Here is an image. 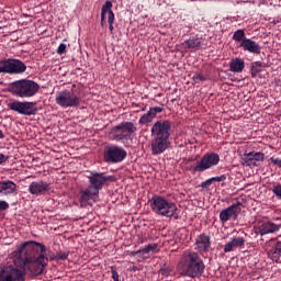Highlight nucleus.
Here are the masks:
<instances>
[{
	"instance_id": "obj_1",
	"label": "nucleus",
	"mask_w": 281,
	"mask_h": 281,
	"mask_svg": "<svg viewBox=\"0 0 281 281\" xmlns=\"http://www.w3.org/2000/svg\"><path fill=\"white\" fill-rule=\"evenodd\" d=\"M45 244L35 240L23 241L16 249L15 256L22 260L24 269L31 276H43V271L49 263V257L46 255Z\"/></svg>"
},
{
	"instance_id": "obj_2",
	"label": "nucleus",
	"mask_w": 281,
	"mask_h": 281,
	"mask_svg": "<svg viewBox=\"0 0 281 281\" xmlns=\"http://www.w3.org/2000/svg\"><path fill=\"white\" fill-rule=\"evenodd\" d=\"M203 271H205V263L199 254L192 250H186L182 254L181 276H187L188 278H201Z\"/></svg>"
},
{
	"instance_id": "obj_3",
	"label": "nucleus",
	"mask_w": 281,
	"mask_h": 281,
	"mask_svg": "<svg viewBox=\"0 0 281 281\" xmlns=\"http://www.w3.org/2000/svg\"><path fill=\"white\" fill-rule=\"evenodd\" d=\"M133 133H137V126H135V123L124 121L111 128L109 137L112 139V142H122L123 144H128Z\"/></svg>"
},
{
	"instance_id": "obj_4",
	"label": "nucleus",
	"mask_w": 281,
	"mask_h": 281,
	"mask_svg": "<svg viewBox=\"0 0 281 281\" xmlns=\"http://www.w3.org/2000/svg\"><path fill=\"white\" fill-rule=\"evenodd\" d=\"M41 86L30 79H22L12 83L10 92L16 98H34Z\"/></svg>"
},
{
	"instance_id": "obj_5",
	"label": "nucleus",
	"mask_w": 281,
	"mask_h": 281,
	"mask_svg": "<svg viewBox=\"0 0 281 281\" xmlns=\"http://www.w3.org/2000/svg\"><path fill=\"white\" fill-rule=\"evenodd\" d=\"M150 207L155 214L158 216H166L167 218H172L173 214H177V204L168 201L166 198L160 195H154L150 200Z\"/></svg>"
},
{
	"instance_id": "obj_6",
	"label": "nucleus",
	"mask_w": 281,
	"mask_h": 281,
	"mask_svg": "<svg viewBox=\"0 0 281 281\" xmlns=\"http://www.w3.org/2000/svg\"><path fill=\"white\" fill-rule=\"evenodd\" d=\"M55 102L61 109H76L80 106V94L74 90H63L56 94Z\"/></svg>"
},
{
	"instance_id": "obj_7",
	"label": "nucleus",
	"mask_w": 281,
	"mask_h": 281,
	"mask_svg": "<svg viewBox=\"0 0 281 281\" xmlns=\"http://www.w3.org/2000/svg\"><path fill=\"white\" fill-rule=\"evenodd\" d=\"M0 281H25V272L13 265L0 266Z\"/></svg>"
},
{
	"instance_id": "obj_8",
	"label": "nucleus",
	"mask_w": 281,
	"mask_h": 281,
	"mask_svg": "<svg viewBox=\"0 0 281 281\" xmlns=\"http://www.w3.org/2000/svg\"><path fill=\"white\" fill-rule=\"evenodd\" d=\"M218 161H221V156L218 154H206L204 155L195 166L191 167V172H205V170H210V168H214V166H218Z\"/></svg>"
},
{
	"instance_id": "obj_9",
	"label": "nucleus",
	"mask_w": 281,
	"mask_h": 281,
	"mask_svg": "<svg viewBox=\"0 0 281 281\" xmlns=\"http://www.w3.org/2000/svg\"><path fill=\"white\" fill-rule=\"evenodd\" d=\"M27 66L19 59L9 58L0 60V74H23Z\"/></svg>"
},
{
	"instance_id": "obj_10",
	"label": "nucleus",
	"mask_w": 281,
	"mask_h": 281,
	"mask_svg": "<svg viewBox=\"0 0 281 281\" xmlns=\"http://www.w3.org/2000/svg\"><path fill=\"white\" fill-rule=\"evenodd\" d=\"M126 150L117 145L106 147L103 159L108 164H120L123 159H126Z\"/></svg>"
},
{
	"instance_id": "obj_11",
	"label": "nucleus",
	"mask_w": 281,
	"mask_h": 281,
	"mask_svg": "<svg viewBox=\"0 0 281 281\" xmlns=\"http://www.w3.org/2000/svg\"><path fill=\"white\" fill-rule=\"evenodd\" d=\"M9 109L20 115H36V102L14 101L9 103Z\"/></svg>"
},
{
	"instance_id": "obj_12",
	"label": "nucleus",
	"mask_w": 281,
	"mask_h": 281,
	"mask_svg": "<svg viewBox=\"0 0 281 281\" xmlns=\"http://www.w3.org/2000/svg\"><path fill=\"white\" fill-rule=\"evenodd\" d=\"M170 121L159 120L151 127V137H158L162 139H170Z\"/></svg>"
},
{
	"instance_id": "obj_13",
	"label": "nucleus",
	"mask_w": 281,
	"mask_h": 281,
	"mask_svg": "<svg viewBox=\"0 0 281 281\" xmlns=\"http://www.w3.org/2000/svg\"><path fill=\"white\" fill-rule=\"evenodd\" d=\"M241 210H243V203L240 202L234 203L231 206L220 212V221L222 223H227V221H236Z\"/></svg>"
},
{
	"instance_id": "obj_14",
	"label": "nucleus",
	"mask_w": 281,
	"mask_h": 281,
	"mask_svg": "<svg viewBox=\"0 0 281 281\" xmlns=\"http://www.w3.org/2000/svg\"><path fill=\"white\" fill-rule=\"evenodd\" d=\"M88 179L90 181L89 188H91L93 192L100 194V190L104 188V183H106V181H110L111 176H105L104 173L99 172H91Z\"/></svg>"
},
{
	"instance_id": "obj_15",
	"label": "nucleus",
	"mask_w": 281,
	"mask_h": 281,
	"mask_svg": "<svg viewBox=\"0 0 281 281\" xmlns=\"http://www.w3.org/2000/svg\"><path fill=\"white\" fill-rule=\"evenodd\" d=\"M113 2L110 0L105 1V3L101 8V23H104V19H106L108 14V23H109V30L110 32H113V23L115 22V14L113 13Z\"/></svg>"
},
{
	"instance_id": "obj_16",
	"label": "nucleus",
	"mask_w": 281,
	"mask_h": 281,
	"mask_svg": "<svg viewBox=\"0 0 281 281\" xmlns=\"http://www.w3.org/2000/svg\"><path fill=\"white\" fill-rule=\"evenodd\" d=\"M170 148V138L153 137L151 140V155H161Z\"/></svg>"
},
{
	"instance_id": "obj_17",
	"label": "nucleus",
	"mask_w": 281,
	"mask_h": 281,
	"mask_svg": "<svg viewBox=\"0 0 281 281\" xmlns=\"http://www.w3.org/2000/svg\"><path fill=\"white\" fill-rule=\"evenodd\" d=\"M29 192L35 196H41V194L49 192V183L45 181H34L29 186Z\"/></svg>"
},
{
	"instance_id": "obj_18",
	"label": "nucleus",
	"mask_w": 281,
	"mask_h": 281,
	"mask_svg": "<svg viewBox=\"0 0 281 281\" xmlns=\"http://www.w3.org/2000/svg\"><path fill=\"white\" fill-rule=\"evenodd\" d=\"M280 229V225H277L273 222H265L261 225L255 227V234L259 236H267V234H273Z\"/></svg>"
},
{
	"instance_id": "obj_19",
	"label": "nucleus",
	"mask_w": 281,
	"mask_h": 281,
	"mask_svg": "<svg viewBox=\"0 0 281 281\" xmlns=\"http://www.w3.org/2000/svg\"><path fill=\"white\" fill-rule=\"evenodd\" d=\"M239 47H241L244 52H249V54H260V44L251 38H244Z\"/></svg>"
},
{
	"instance_id": "obj_20",
	"label": "nucleus",
	"mask_w": 281,
	"mask_h": 281,
	"mask_svg": "<svg viewBox=\"0 0 281 281\" xmlns=\"http://www.w3.org/2000/svg\"><path fill=\"white\" fill-rule=\"evenodd\" d=\"M164 111V108L154 106L150 108L149 111L145 114H143L138 121V124H150L155 117H157V113H161Z\"/></svg>"
},
{
	"instance_id": "obj_21",
	"label": "nucleus",
	"mask_w": 281,
	"mask_h": 281,
	"mask_svg": "<svg viewBox=\"0 0 281 281\" xmlns=\"http://www.w3.org/2000/svg\"><path fill=\"white\" fill-rule=\"evenodd\" d=\"M14 192H16V183L11 180H4L0 182V194L10 196V194H14Z\"/></svg>"
},
{
	"instance_id": "obj_22",
	"label": "nucleus",
	"mask_w": 281,
	"mask_h": 281,
	"mask_svg": "<svg viewBox=\"0 0 281 281\" xmlns=\"http://www.w3.org/2000/svg\"><path fill=\"white\" fill-rule=\"evenodd\" d=\"M98 192H94L92 188L88 187L80 196V204L82 207H86V205H89L90 201H93V199H97Z\"/></svg>"
},
{
	"instance_id": "obj_23",
	"label": "nucleus",
	"mask_w": 281,
	"mask_h": 281,
	"mask_svg": "<svg viewBox=\"0 0 281 281\" xmlns=\"http://www.w3.org/2000/svg\"><path fill=\"white\" fill-rule=\"evenodd\" d=\"M246 240L243 237H235L232 241H228L224 247V254H229V251H234L238 247H243Z\"/></svg>"
},
{
	"instance_id": "obj_24",
	"label": "nucleus",
	"mask_w": 281,
	"mask_h": 281,
	"mask_svg": "<svg viewBox=\"0 0 281 281\" xmlns=\"http://www.w3.org/2000/svg\"><path fill=\"white\" fill-rule=\"evenodd\" d=\"M245 69V60L238 57L233 58L229 63V71L233 74H243Z\"/></svg>"
},
{
	"instance_id": "obj_25",
	"label": "nucleus",
	"mask_w": 281,
	"mask_h": 281,
	"mask_svg": "<svg viewBox=\"0 0 281 281\" xmlns=\"http://www.w3.org/2000/svg\"><path fill=\"white\" fill-rule=\"evenodd\" d=\"M268 256L273 262H280L281 258V241H277L272 248L268 251Z\"/></svg>"
},
{
	"instance_id": "obj_26",
	"label": "nucleus",
	"mask_w": 281,
	"mask_h": 281,
	"mask_svg": "<svg viewBox=\"0 0 281 281\" xmlns=\"http://www.w3.org/2000/svg\"><path fill=\"white\" fill-rule=\"evenodd\" d=\"M196 247L200 251H207V249H210V237L200 235L196 240Z\"/></svg>"
},
{
	"instance_id": "obj_27",
	"label": "nucleus",
	"mask_w": 281,
	"mask_h": 281,
	"mask_svg": "<svg viewBox=\"0 0 281 281\" xmlns=\"http://www.w3.org/2000/svg\"><path fill=\"white\" fill-rule=\"evenodd\" d=\"M184 45H187L188 49H194L196 52L201 49V40L199 37H190L184 41Z\"/></svg>"
},
{
	"instance_id": "obj_28",
	"label": "nucleus",
	"mask_w": 281,
	"mask_h": 281,
	"mask_svg": "<svg viewBox=\"0 0 281 281\" xmlns=\"http://www.w3.org/2000/svg\"><path fill=\"white\" fill-rule=\"evenodd\" d=\"M241 164L243 166H256V160L254 158V151H250L248 154H244L243 158H241Z\"/></svg>"
},
{
	"instance_id": "obj_29",
	"label": "nucleus",
	"mask_w": 281,
	"mask_h": 281,
	"mask_svg": "<svg viewBox=\"0 0 281 281\" xmlns=\"http://www.w3.org/2000/svg\"><path fill=\"white\" fill-rule=\"evenodd\" d=\"M245 38L247 37H245V31L243 29L235 31L233 34V41H235V43H243Z\"/></svg>"
},
{
	"instance_id": "obj_30",
	"label": "nucleus",
	"mask_w": 281,
	"mask_h": 281,
	"mask_svg": "<svg viewBox=\"0 0 281 281\" xmlns=\"http://www.w3.org/2000/svg\"><path fill=\"white\" fill-rule=\"evenodd\" d=\"M69 258V252L59 251L50 260H67Z\"/></svg>"
},
{
	"instance_id": "obj_31",
	"label": "nucleus",
	"mask_w": 281,
	"mask_h": 281,
	"mask_svg": "<svg viewBox=\"0 0 281 281\" xmlns=\"http://www.w3.org/2000/svg\"><path fill=\"white\" fill-rule=\"evenodd\" d=\"M260 71H262V69L260 68V65H258V63H256V65H252L250 68V74L252 78H256V76H258Z\"/></svg>"
},
{
	"instance_id": "obj_32",
	"label": "nucleus",
	"mask_w": 281,
	"mask_h": 281,
	"mask_svg": "<svg viewBox=\"0 0 281 281\" xmlns=\"http://www.w3.org/2000/svg\"><path fill=\"white\" fill-rule=\"evenodd\" d=\"M138 254L143 260L150 258L151 254L148 251V248L145 246L143 249H138Z\"/></svg>"
},
{
	"instance_id": "obj_33",
	"label": "nucleus",
	"mask_w": 281,
	"mask_h": 281,
	"mask_svg": "<svg viewBox=\"0 0 281 281\" xmlns=\"http://www.w3.org/2000/svg\"><path fill=\"white\" fill-rule=\"evenodd\" d=\"M145 247L147 248L148 252L151 254V256L154 254H157V251H159V245H157V244H148Z\"/></svg>"
},
{
	"instance_id": "obj_34",
	"label": "nucleus",
	"mask_w": 281,
	"mask_h": 281,
	"mask_svg": "<svg viewBox=\"0 0 281 281\" xmlns=\"http://www.w3.org/2000/svg\"><path fill=\"white\" fill-rule=\"evenodd\" d=\"M272 192L277 199H281V183L273 186Z\"/></svg>"
},
{
	"instance_id": "obj_35",
	"label": "nucleus",
	"mask_w": 281,
	"mask_h": 281,
	"mask_svg": "<svg viewBox=\"0 0 281 281\" xmlns=\"http://www.w3.org/2000/svg\"><path fill=\"white\" fill-rule=\"evenodd\" d=\"M252 157H254L255 161H265V154L263 153L252 151Z\"/></svg>"
},
{
	"instance_id": "obj_36",
	"label": "nucleus",
	"mask_w": 281,
	"mask_h": 281,
	"mask_svg": "<svg viewBox=\"0 0 281 281\" xmlns=\"http://www.w3.org/2000/svg\"><path fill=\"white\" fill-rule=\"evenodd\" d=\"M193 80H194V82H205V80H207V78L201 74H195V75H193Z\"/></svg>"
},
{
	"instance_id": "obj_37",
	"label": "nucleus",
	"mask_w": 281,
	"mask_h": 281,
	"mask_svg": "<svg viewBox=\"0 0 281 281\" xmlns=\"http://www.w3.org/2000/svg\"><path fill=\"white\" fill-rule=\"evenodd\" d=\"M57 54L61 56V54H65L67 52V44H59V46L56 49Z\"/></svg>"
},
{
	"instance_id": "obj_38",
	"label": "nucleus",
	"mask_w": 281,
	"mask_h": 281,
	"mask_svg": "<svg viewBox=\"0 0 281 281\" xmlns=\"http://www.w3.org/2000/svg\"><path fill=\"white\" fill-rule=\"evenodd\" d=\"M5 210H10V204L3 200H0V212H5Z\"/></svg>"
},
{
	"instance_id": "obj_39",
	"label": "nucleus",
	"mask_w": 281,
	"mask_h": 281,
	"mask_svg": "<svg viewBox=\"0 0 281 281\" xmlns=\"http://www.w3.org/2000/svg\"><path fill=\"white\" fill-rule=\"evenodd\" d=\"M270 164H272V166H277V168H281V159L280 158L271 157Z\"/></svg>"
},
{
	"instance_id": "obj_40",
	"label": "nucleus",
	"mask_w": 281,
	"mask_h": 281,
	"mask_svg": "<svg viewBox=\"0 0 281 281\" xmlns=\"http://www.w3.org/2000/svg\"><path fill=\"white\" fill-rule=\"evenodd\" d=\"M212 183H213V180H212V178H210L201 183V188H203L204 190H207V188H210V186H212Z\"/></svg>"
},
{
	"instance_id": "obj_41",
	"label": "nucleus",
	"mask_w": 281,
	"mask_h": 281,
	"mask_svg": "<svg viewBox=\"0 0 281 281\" xmlns=\"http://www.w3.org/2000/svg\"><path fill=\"white\" fill-rule=\"evenodd\" d=\"M112 280L120 281V274H117V270L114 267H111Z\"/></svg>"
},
{
	"instance_id": "obj_42",
	"label": "nucleus",
	"mask_w": 281,
	"mask_h": 281,
	"mask_svg": "<svg viewBox=\"0 0 281 281\" xmlns=\"http://www.w3.org/2000/svg\"><path fill=\"white\" fill-rule=\"evenodd\" d=\"M159 273L161 276H164L165 278H168V276H170V268H168V267L161 268Z\"/></svg>"
},
{
	"instance_id": "obj_43",
	"label": "nucleus",
	"mask_w": 281,
	"mask_h": 281,
	"mask_svg": "<svg viewBox=\"0 0 281 281\" xmlns=\"http://www.w3.org/2000/svg\"><path fill=\"white\" fill-rule=\"evenodd\" d=\"M227 179V176L225 175H222V176H217V177H213L211 178V181H217V182H221V181H225Z\"/></svg>"
},
{
	"instance_id": "obj_44",
	"label": "nucleus",
	"mask_w": 281,
	"mask_h": 281,
	"mask_svg": "<svg viewBox=\"0 0 281 281\" xmlns=\"http://www.w3.org/2000/svg\"><path fill=\"white\" fill-rule=\"evenodd\" d=\"M10 159V156H5L3 154H0V166L5 164Z\"/></svg>"
},
{
	"instance_id": "obj_45",
	"label": "nucleus",
	"mask_w": 281,
	"mask_h": 281,
	"mask_svg": "<svg viewBox=\"0 0 281 281\" xmlns=\"http://www.w3.org/2000/svg\"><path fill=\"white\" fill-rule=\"evenodd\" d=\"M137 255H139V250L132 251V252L130 254V256H137Z\"/></svg>"
},
{
	"instance_id": "obj_46",
	"label": "nucleus",
	"mask_w": 281,
	"mask_h": 281,
	"mask_svg": "<svg viewBox=\"0 0 281 281\" xmlns=\"http://www.w3.org/2000/svg\"><path fill=\"white\" fill-rule=\"evenodd\" d=\"M3 137H5V135L3 134V131L0 130V139H3Z\"/></svg>"
}]
</instances>
